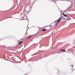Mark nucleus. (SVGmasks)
<instances>
[{
	"mask_svg": "<svg viewBox=\"0 0 75 75\" xmlns=\"http://www.w3.org/2000/svg\"><path fill=\"white\" fill-rule=\"evenodd\" d=\"M61 18H60V19H58V20L57 21V22L58 23H56V26H57V25L58 24V23H59V22H60V21H61Z\"/></svg>",
	"mask_w": 75,
	"mask_h": 75,
	"instance_id": "1",
	"label": "nucleus"
},
{
	"mask_svg": "<svg viewBox=\"0 0 75 75\" xmlns=\"http://www.w3.org/2000/svg\"><path fill=\"white\" fill-rule=\"evenodd\" d=\"M3 40V38H2L1 39V40Z\"/></svg>",
	"mask_w": 75,
	"mask_h": 75,
	"instance_id": "8",
	"label": "nucleus"
},
{
	"mask_svg": "<svg viewBox=\"0 0 75 75\" xmlns=\"http://www.w3.org/2000/svg\"><path fill=\"white\" fill-rule=\"evenodd\" d=\"M63 16H65V17H67V15H65V14H64V13H63Z\"/></svg>",
	"mask_w": 75,
	"mask_h": 75,
	"instance_id": "5",
	"label": "nucleus"
},
{
	"mask_svg": "<svg viewBox=\"0 0 75 75\" xmlns=\"http://www.w3.org/2000/svg\"><path fill=\"white\" fill-rule=\"evenodd\" d=\"M23 41H21L19 43V44L20 45V44H23Z\"/></svg>",
	"mask_w": 75,
	"mask_h": 75,
	"instance_id": "4",
	"label": "nucleus"
},
{
	"mask_svg": "<svg viewBox=\"0 0 75 75\" xmlns=\"http://www.w3.org/2000/svg\"><path fill=\"white\" fill-rule=\"evenodd\" d=\"M72 72L74 71V69H73L72 70Z\"/></svg>",
	"mask_w": 75,
	"mask_h": 75,
	"instance_id": "7",
	"label": "nucleus"
},
{
	"mask_svg": "<svg viewBox=\"0 0 75 75\" xmlns=\"http://www.w3.org/2000/svg\"><path fill=\"white\" fill-rule=\"evenodd\" d=\"M32 37V36H30L29 37H28L27 38L28 39V38H31V37Z\"/></svg>",
	"mask_w": 75,
	"mask_h": 75,
	"instance_id": "6",
	"label": "nucleus"
},
{
	"mask_svg": "<svg viewBox=\"0 0 75 75\" xmlns=\"http://www.w3.org/2000/svg\"><path fill=\"white\" fill-rule=\"evenodd\" d=\"M60 51L61 52H62L63 51V52H65V50H60Z\"/></svg>",
	"mask_w": 75,
	"mask_h": 75,
	"instance_id": "3",
	"label": "nucleus"
},
{
	"mask_svg": "<svg viewBox=\"0 0 75 75\" xmlns=\"http://www.w3.org/2000/svg\"><path fill=\"white\" fill-rule=\"evenodd\" d=\"M42 30L44 32V31H47V29H42Z\"/></svg>",
	"mask_w": 75,
	"mask_h": 75,
	"instance_id": "2",
	"label": "nucleus"
}]
</instances>
